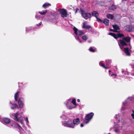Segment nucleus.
Segmentation results:
<instances>
[{"label":"nucleus","instance_id":"nucleus-1","mask_svg":"<svg viewBox=\"0 0 134 134\" xmlns=\"http://www.w3.org/2000/svg\"><path fill=\"white\" fill-rule=\"evenodd\" d=\"M131 38L127 36L124 37L122 40H119L120 43L123 46H126L127 45L126 43H129L130 42Z\"/></svg>","mask_w":134,"mask_h":134},{"label":"nucleus","instance_id":"nucleus-2","mask_svg":"<svg viewBox=\"0 0 134 134\" xmlns=\"http://www.w3.org/2000/svg\"><path fill=\"white\" fill-rule=\"evenodd\" d=\"M94 115V113L92 112L87 114L86 116L84 121L85 123L86 124L88 123L92 118Z\"/></svg>","mask_w":134,"mask_h":134},{"label":"nucleus","instance_id":"nucleus-3","mask_svg":"<svg viewBox=\"0 0 134 134\" xmlns=\"http://www.w3.org/2000/svg\"><path fill=\"white\" fill-rule=\"evenodd\" d=\"M63 125L66 127L71 128H74L75 126L72 123V119H69L68 121H66L63 124Z\"/></svg>","mask_w":134,"mask_h":134},{"label":"nucleus","instance_id":"nucleus-4","mask_svg":"<svg viewBox=\"0 0 134 134\" xmlns=\"http://www.w3.org/2000/svg\"><path fill=\"white\" fill-rule=\"evenodd\" d=\"M81 13L83 18L87 20L91 17V14L90 13H85L83 10L80 9Z\"/></svg>","mask_w":134,"mask_h":134},{"label":"nucleus","instance_id":"nucleus-5","mask_svg":"<svg viewBox=\"0 0 134 134\" xmlns=\"http://www.w3.org/2000/svg\"><path fill=\"white\" fill-rule=\"evenodd\" d=\"M19 114V112L17 111L14 114V119L16 121L20 122L21 124H22L23 119L22 116H20L18 118V115Z\"/></svg>","mask_w":134,"mask_h":134},{"label":"nucleus","instance_id":"nucleus-6","mask_svg":"<svg viewBox=\"0 0 134 134\" xmlns=\"http://www.w3.org/2000/svg\"><path fill=\"white\" fill-rule=\"evenodd\" d=\"M58 12H60L62 17L64 18L66 17L67 16V13L66 9H60L59 10Z\"/></svg>","mask_w":134,"mask_h":134},{"label":"nucleus","instance_id":"nucleus-7","mask_svg":"<svg viewBox=\"0 0 134 134\" xmlns=\"http://www.w3.org/2000/svg\"><path fill=\"white\" fill-rule=\"evenodd\" d=\"M92 16H94L96 18L97 21L100 22H102V20L98 18V16L99 15V14L97 12L94 11H93L92 13Z\"/></svg>","mask_w":134,"mask_h":134},{"label":"nucleus","instance_id":"nucleus-8","mask_svg":"<svg viewBox=\"0 0 134 134\" xmlns=\"http://www.w3.org/2000/svg\"><path fill=\"white\" fill-rule=\"evenodd\" d=\"M24 99L21 98L20 97L19 98L18 100V104L20 108H23L24 105L23 101Z\"/></svg>","mask_w":134,"mask_h":134},{"label":"nucleus","instance_id":"nucleus-9","mask_svg":"<svg viewBox=\"0 0 134 134\" xmlns=\"http://www.w3.org/2000/svg\"><path fill=\"white\" fill-rule=\"evenodd\" d=\"M11 126L13 128H17L19 127V129H20V128H22L20 125L17 123H13L11 125Z\"/></svg>","mask_w":134,"mask_h":134},{"label":"nucleus","instance_id":"nucleus-10","mask_svg":"<svg viewBox=\"0 0 134 134\" xmlns=\"http://www.w3.org/2000/svg\"><path fill=\"white\" fill-rule=\"evenodd\" d=\"M73 122V124L75 125H78L80 123V119L77 118L75 119L72 120Z\"/></svg>","mask_w":134,"mask_h":134},{"label":"nucleus","instance_id":"nucleus-11","mask_svg":"<svg viewBox=\"0 0 134 134\" xmlns=\"http://www.w3.org/2000/svg\"><path fill=\"white\" fill-rule=\"evenodd\" d=\"M125 29L128 32H131L132 30V28L131 26L127 25L125 27Z\"/></svg>","mask_w":134,"mask_h":134},{"label":"nucleus","instance_id":"nucleus-12","mask_svg":"<svg viewBox=\"0 0 134 134\" xmlns=\"http://www.w3.org/2000/svg\"><path fill=\"white\" fill-rule=\"evenodd\" d=\"M86 21H84L83 23V25L82 26V28L86 29H88L91 28V27L90 25H85L86 24Z\"/></svg>","mask_w":134,"mask_h":134},{"label":"nucleus","instance_id":"nucleus-13","mask_svg":"<svg viewBox=\"0 0 134 134\" xmlns=\"http://www.w3.org/2000/svg\"><path fill=\"white\" fill-rule=\"evenodd\" d=\"M123 51L127 55L129 56L130 55V53L129 52V48L128 47L124 48Z\"/></svg>","mask_w":134,"mask_h":134},{"label":"nucleus","instance_id":"nucleus-14","mask_svg":"<svg viewBox=\"0 0 134 134\" xmlns=\"http://www.w3.org/2000/svg\"><path fill=\"white\" fill-rule=\"evenodd\" d=\"M3 121L6 124H9L10 122V120L8 118H4L3 119Z\"/></svg>","mask_w":134,"mask_h":134},{"label":"nucleus","instance_id":"nucleus-15","mask_svg":"<svg viewBox=\"0 0 134 134\" xmlns=\"http://www.w3.org/2000/svg\"><path fill=\"white\" fill-rule=\"evenodd\" d=\"M109 20L108 19L105 18L104 19L102 23L106 25H108L109 24Z\"/></svg>","mask_w":134,"mask_h":134},{"label":"nucleus","instance_id":"nucleus-16","mask_svg":"<svg viewBox=\"0 0 134 134\" xmlns=\"http://www.w3.org/2000/svg\"><path fill=\"white\" fill-rule=\"evenodd\" d=\"M112 26L114 30H116V31H117V30H119L120 29L118 25L116 24L112 25Z\"/></svg>","mask_w":134,"mask_h":134},{"label":"nucleus","instance_id":"nucleus-17","mask_svg":"<svg viewBox=\"0 0 134 134\" xmlns=\"http://www.w3.org/2000/svg\"><path fill=\"white\" fill-rule=\"evenodd\" d=\"M19 91H17L15 93V100L16 101H18V98L19 96Z\"/></svg>","mask_w":134,"mask_h":134},{"label":"nucleus","instance_id":"nucleus-18","mask_svg":"<svg viewBox=\"0 0 134 134\" xmlns=\"http://www.w3.org/2000/svg\"><path fill=\"white\" fill-rule=\"evenodd\" d=\"M51 5V4L48 3H45L42 5V7L44 8H46L49 6Z\"/></svg>","mask_w":134,"mask_h":134},{"label":"nucleus","instance_id":"nucleus-19","mask_svg":"<svg viewBox=\"0 0 134 134\" xmlns=\"http://www.w3.org/2000/svg\"><path fill=\"white\" fill-rule=\"evenodd\" d=\"M116 9L115 5L112 4L109 5V9L110 10H114Z\"/></svg>","mask_w":134,"mask_h":134},{"label":"nucleus","instance_id":"nucleus-20","mask_svg":"<svg viewBox=\"0 0 134 134\" xmlns=\"http://www.w3.org/2000/svg\"><path fill=\"white\" fill-rule=\"evenodd\" d=\"M106 17L108 19H113V16L111 14H108L106 15Z\"/></svg>","mask_w":134,"mask_h":134},{"label":"nucleus","instance_id":"nucleus-21","mask_svg":"<svg viewBox=\"0 0 134 134\" xmlns=\"http://www.w3.org/2000/svg\"><path fill=\"white\" fill-rule=\"evenodd\" d=\"M99 64L100 65L104 68L106 69H109L108 67L106 66L105 65L102 63L100 62Z\"/></svg>","mask_w":134,"mask_h":134},{"label":"nucleus","instance_id":"nucleus-22","mask_svg":"<svg viewBox=\"0 0 134 134\" xmlns=\"http://www.w3.org/2000/svg\"><path fill=\"white\" fill-rule=\"evenodd\" d=\"M12 107H11V108L13 110L15 108H18V105L16 104H12Z\"/></svg>","mask_w":134,"mask_h":134},{"label":"nucleus","instance_id":"nucleus-23","mask_svg":"<svg viewBox=\"0 0 134 134\" xmlns=\"http://www.w3.org/2000/svg\"><path fill=\"white\" fill-rule=\"evenodd\" d=\"M47 12V10H46L44 11L39 12V13L41 15H45Z\"/></svg>","mask_w":134,"mask_h":134},{"label":"nucleus","instance_id":"nucleus-24","mask_svg":"<svg viewBox=\"0 0 134 134\" xmlns=\"http://www.w3.org/2000/svg\"><path fill=\"white\" fill-rule=\"evenodd\" d=\"M82 38L85 41H86L88 38V37L86 35H84L82 36Z\"/></svg>","mask_w":134,"mask_h":134},{"label":"nucleus","instance_id":"nucleus-25","mask_svg":"<svg viewBox=\"0 0 134 134\" xmlns=\"http://www.w3.org/2000/svg\"><path fill=\"white\" fill-rule=\"evenodd\" d=\"M118 38L119 37H122L124 36V35L121 34L119 33L117 34Z\"/></svg>","mask_w":134,"mask_h":134},{"label":"nucleus","instance_id":"nucleus-26","mask_svg":"<svg viewBox=\"0 0 134 134\" xmlns=\"http://www.w3.org/2000/svg\"><path fill=\"white\" fill-rule=\"evenodd\" d=\"M73 29L74 31V32L75 34L76 35H77V33L78 32L79 30L78 29L76 28L75 27H73Z\"/></svg>","mask_w":134,"mask_h":134},{"label":"nucleus","instance_id":"nucleus-27","mask_svg":"<svg viewBox=\"0 0 134 134\" xmlns=\"http://www.w3.org/2000/svg\"><path fill=\"white\" fill-rule=\"evenodd\" d=\"M83 34L84 33L82 31L79 30L77 33V35H83Z\"/></svg>","mask_w":134,"mask_h":134},{"label":"nucleus","instance_id":"nucleus-28","mask_svg":"<svg viewBox=\"0 0 134 134\" xmlns=\"http://www.w3.org/2000/svg\"><path fill=\"white\" fill-rule=\"evenodd\" d=\"M89 51L91 52H95V50L93 49L92 47H91L89 49Z\"/></svg>","mask_w":134,"mask_h":134},{"label":"nucleus","instance_id":"nucleus-29","mask_svg":"<svg viewBox=\"0 0 134 134\" xmlns=\"http://www.w3.org/2000/svg\"><path fill=\"white\" fill-rule=\"evenodd\" d=\"M72 103L73 104L76 105V100L75 99H73L72 101Z\"/></svg>","mask_w":134,"mask_h":134},{"label":"nucleus","instance_id":"nucleus-30","mask_svg":"<svg viewBox=\"0 0 134 134\" xmlns=\"http://www.w3.org/2000/svg\"><path fill=\"white\" fill-rule=\"evenodd\" d=\"M119 45L121 49V50H123V47L124 46H123L122 45H121V44L120 43H119Z\"/></svg>","mask_w":134,"mask_h":134},{"label":"nucleus","instance_id":"nucleus-31","mask_svg":"<svg viewBox=\"0 0 134 134\" xmlns=\"http://www.w3.org/2000/svg\"><path fill=\"white\" fill-rule=\"evenodd\" d=\"M117 34L116 35V34L114 33V34L113 35V37H114L115 38V39H117L118 38V37L117 36Z\"/></svg>","mask_w":134,"mask_h":134},{"label":"nucleus","instance_id":"nucleus-32","mask_svg":"<svg viewBox=\"0 0 134 134\" xmlns=\"http://www.w3.org/2000/svg\"><path fill=\"white\" fill-rule=\"evenodd\" d=\"M110 31H113V32H119V31H116V30H114V29H110Z\"/></svg>","mask_w":134,"mask_h":134},{"label":"nucleus","instance_id":"nucleus-33","mask_svg":"<svg viewBox=\"0 0 134 134\" xmlns=\"http://www.w3.org/2000/svg\"><path fill=\"white\" fill-rule=\"evenodd\" d=\"M113 76L115 78H116V74H112L111 75V76Z\"/></svg>","mask_w":134,"mask_h":134},{"label":"nucleus","instance_id":"nucleus-34","mask_svg":"<svg viewBox=\"0 0 134 134\" xmlns=\"http://www.w3.org/2000/svg\"><path fill=\"white\" fill-rule=\"evenodd\" d=\"M42 24V22H41L40 23H39L38 24H37L36 25L37 26H40L41 24Z\"/></svg>","mask_w":134,"mask_h":134},{"label":"nucleus","instance_id":"nucleus-35","mask_svg":"<svg viewBox=\"0 0 134 134\" xmlns=\"http://www.w3.org/2000/svg\"><path fill=\"white\" fill-rule=\"evenodd\" d=\"M114 34V33H113L112 32H110L109 33V35H111L113 36Z\"/></svg>","mask_w":134,"mask_h":134},{"label":"nucleus","instance_id":"nucleus-36","mask_svg":"<svg viewBox=\"0 0 134 134\" xmlns=\"http://www.w3.org/2000/svg\"><path fill=\"white\" fill-rule=\"evenodd\" d=\"M79 9L78 8H76L75 9V13H77V11L79 10Z\"/></svg>","mask_w":134,"mask_h":134},{"label":"nucleus","instance_id":"nucleus-37","mask_svg":"<svg viewBox=\"0 0 134 134\" xmlns=\"http://www.w3.org/2000/svg\"><path fill=\"white\" fill-rule=\"evenodd\" d=\"M131 116H132V118L134 119V114L132 113L131 114Z\"/></svg>","mask_w":134,"mask_h":134},{"label":"nucleus","instance_id":"nucleus-38","mask_svg":"<svg viewBox=\"0 0 134 134\" xmlns=\"http://www.w3.org/2000/svg\"><path fill=\"white\" fill-rule=\"evenodd\" d=\"M78 40H79V42L80 43H82V42L80 41V39H79V38L78 37Z\"/></svg>","mask_w":134,"mask_h":134},{"label":"nucleus","instance_id":"nucleus-39","mask_svg":"<svg viewBox=\"0 0 134 134\" xmlns=\"http://www.w3.org/2000/svg\"><path fill=\"white\" fill-rule=\"evenodd\" d=\"M118 131V129H115L114 130V131L116 132H117Z\"/></svg>","mask_w":134,"mask_h":134},{"label":"nucleus","instance_id":"nucleus-40","mask_svg":"<svg viewBox=\"0 0 134 134\" xmlns=\"http://www.w3.org/2000/svg\"><path fill=\"white\" fill-rule=\"evenodd\" d=\"M83 125L82 124H81L80 126L81 127H83Z\"/></svg>","mask_w":134,"mask_h":134},{"label":"nucleus","instance_id":"nucleus-41","mask_svg":"<svg viewBox=\"0 0 134 134\" xmlns=\"http://www.w3.org/2000/svg\"><path fill=\"white\" fill-rule=\"evenodd\" d=\"M74 108V107H70L69 108V109H72V108Z\"/></svg>","mask_w":134,"mask_h":134},{"label":"nucleus","instance_id":"nucleus-42","mask_svg":"<svg viewBox=\"0 0 134 134\" xmlns=\"http://www.w3.org/2000/svg\"><path fill=\"white\" fill-rule=\"evenodd\" d=\"M77 101L78 102H79L80 101V99H77Z\"/></svg>","mask_w":134,"mask_h":134},{"label":"nucleus","instance_id":"nucleus-43","mask_svg":"<svg viewBox=\"0 0 134 134\" xmlns=\"http://www.w3.org/2000/svg\"><path fill=\"white\" fill-rule=\"evenodd\" d=\"M26 121H27V122H28V120L27 118H26Z\"/></svg>","mask_w":134,"mask_h":134},{"label":"nucleus","instance_id":"nucleus-44","mask_svg":"<svg viewBox=\"0 0 134 134\" xmlns=\"http://www.w3.org/2000/svg\"><path fill=\"white\" fill-rule=\"evenodd\" d=\"M111 71V70H109V72H110Z\"/></svg>","mask_w":134,"mask_h":134},{"label":"nucleus","instance_id":"nucleus-45","mask_svg":"<svg viewBox=\"0 0 134 134\" xmlns=\"http://www.w3.org/2000/svg\"><path fill=\"white\" fill-rule=\"evenodd\" d=\"M35 17H36V18H37V15H35Z\"/></svg>","mask_w":134,"mask_h":134},{"label":"nucleus","instance_id":"nucleus-46","mask_svg":"<svg viewBox=\"0 0 134 134\" xmlns=\"http://www.w3.org/2000/svg\"><path fill=\"white\" fill-rule=\"evenodd\" d=\"M108 134H110V133H109Z\"/></svg>","mask_w":134,"mask_h":134},{"label":"nucleus","instance_id":"nucleus-47","mask_svg":"<svg viewBox=\"0 0 134 134\" xmlns=\"http://www.w3.org/2000/svg\"><path fill=\"white\" fill-rule=\"evenodd\" d=\"M106 65L107 66V64Z\"/></svg>","mask_w":134,"mask_h":134}]
</instances>
